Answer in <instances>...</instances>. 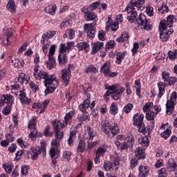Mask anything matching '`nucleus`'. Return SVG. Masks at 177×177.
Returning <instances> with one entry per match:
<instances>
[{
	"label": "nucleus",
	"instance_id": "36",
	"mask_svg": "<svg viewBox=\"0 0 177 177\" xmlns=\"http://www.w3.org/2000/svg\"><path fill=\"white\" fill-rule=\"evenodd\" d=\"M126 55H127V51H124L123 53L118 52L116 53V61L115 62H116L117 64H121V62L125 57Z\"/></svg>",
	"mask_w": 177,
	"mask_h": 177
},
{
	"label": "nucleus",
	"instance_id": "62",
	"mask_svg": "<svg viewBox=\"0 0 177 177\" xmlns=\"http://www.w3.org/2000/svg\"><path fill=\"white\" fill-rule=\"evenodd\" d=\"M84 150H85V142H84V140H80L77 146V151L82 153L84 152Z\"/></svg>",
	"mask_w": 177,
	"mask_h": 177
},
{
	"label": "nucleus",
	"instance_id": "13",
	"mask_svg": "<svg viewBox=\"0 0 177 177\" xmlns=\"http://www.w3.org/2000/svg\"><path fill=\"white\" fill-rule=\"evenodd\" d=\"M77 114V111L75 110L71 111L68 113H66L64 118V121L61 124V128H66L67 125L71 122L73 120V117Z\"/></svg>",
	"mask_w": 177,
	"mask_h": 177
},
{
	"label": "nucleus",
	"instance_id": "47",
	"mask_svg": "<svg viewBox=\"0 0 177 177\" xmlns=\"http://www.w3.org/2000/svg\"><path fill=\"white\" fill-rule=\"evenodd\" d=\"M58 62L59 64H66L67 63V57L64 53H59L58 56Z\"/></svg>",
	"mask_w": 177,
	"mask_h": 177
},
{
	"label": "nucleus",
	"instance_id": "49",
	"mask_svg": "<svg viewBox=\"0 0 177 177\" xmlns=\"http://www.w3.org/2000/svg\"><path fill=\"white\" fill-rule=\"evenodd\" d=\"M72 153L70 151H64L63 152L62 160L64 161H70L71 160Z\"/></svg>",
	"mask_w": 177,
	"mask_h": 177
},
{
	"label": "nucleus",
	"instance_id": "29",
	"mask_svg": "<svg viewBox=\"0 0 177 177\" xmlns=\"http://www.w3.org/2000/svg\"><path fill=\"white\" fill-rule=\"evenodd\" d=\"M158 93L157 94L158 97H162L164 93H165V84L162 82L158 83Z\"/></svg>",
	"mask_w": 177,
	"mask_h": 177
},
{
	"label": "nucleus",
	"instance_id": "54",
	"mask_svg": "<svg viewBox=\"0 0 177 177\" xmlns=\"http://www.w3.org/2000/svg\"><path fill=\"white\" fill-rule=\"evenodd\" d=\"M111 18H108V21L106 22L107 26H111L112 31H117L118 30V24H111Z\"/></svg>",
	"mask_w": 177,
	"mask_h": 177
},
{
	"label": "nucleus",
	"instance_id": "19",
	"mask_svg": "<svg viewBox=\"0 0 177 177\" xmlns=\"http://www.w3.org/2000/svg\"><path fill=\"white\" fill-rule=\"evenodd\" d=\"M62 77L61 80L65 85H68V82H70V78H71V73L67 70L64 69L62 71Z\"/></svg>",
	"mask_w": 177,
	"mask_h": 177
},
{
	"label": "nucleus",
	"instance_id": "10",
	"mask_svg": "<svg viewBox=\"0 0 177 177\" xmlns=\"http://www.w3.org/2000/svg\"><path fill=\"white\" fill-rule=\"evenodd\" d=\"M114 145L118 150H127V145L125 141V136L122 134L118 135L114 140Z\"/></svg>",
	"mask_w": 177,
	"mask_h": 177
},
{
	"label": "nucleus",
	"instance_id": "2",
	"mask_svg": "<svg viewBox=\"0 0 177 177\" xmlns=\"http://www.w3.org/2000/svg\"><path fill=\"white\" fill-rule=\"evenodd\" d=\"M33 74L35 80L41 81L44 80V86H46L50 93H53L55 89L59 86V79L54 75H49L47 72L39 71V66L36 65L33 68Z\"/></svg>",
	"mask_w": 177,
	"mask_h": 177
},
{
	"label": "nucleus",
	"instance_id": "39",
	"mask_svg": "<svg viewBox=\"0 0 177 177\" xmlns=\"http://www.w3.org/2000/svg\"><path fill=\"white\" fill-rule=\"evenodd\" d=\"M11 91H13L12 93H14L16 96H17L19 92L20 93V92L23 91L21 88V85L19 83H16L11 86Z\"/></svg>",
	"mask_w": 177,
	"mask_h": 177
},
{
	"label": "nucleus",
	"instance_id": "26",
	"mask_svg": "<svg viewBox=\"0 0 177 177\" xmlns=\"http://www.w3.org/2000/svg\"><path fill=\"white\" fill-rule=\"evenodd\" d=\"M146 0H131V4L138 8L140 10H143L145 9V1Z\"/></svg>",
	"mask_w": 177,
	"mask_h": 177
},
{
	"label": "nucleus",
	"instance_id": "53",
	"mask_svg": "<svg viewBox=\"0 0 177 177\" xmlns=\"http://www.w3.org/2000/svg\"><path fill=\"white\" fill-rule=\"evenodd\" d=\"M84 73L86 74H88V73H97V69L93 65H90L84 70Z\"/></svg>",
	"mask_w": 177,
	"mask_h": 177
},
{
	"label": "nucleus",
	"instance_id": "35",
	"mask_svg": "<svg viewBox=\"0 0 177 177\" xmlns=\"http://www.w3.org/2000/svg\"><path fill=\"white\" fill-rule=\"evenodd\" d=\"M84 19L87 21H92L97 20V15L95 12H88L86 15H84Z\"/></svg>",
	"mask_w": 177,
	"mask_h": 177
},
{
	"label": "nucleus",
	"instance_id": "38",
	"mask_svg": "<svg viewBox=\"0 0 177 177\" xmlns=\"http://www.w3.org/2000/svg\"><path fill=\"white\" fill-rule=\"evenodd\" d=\"M167 169L169 171H177L176 163L174 161V159H169L167 162Z\"/></svg>",
	"mask_w": 177,
	"mask_h": 177
},
{
	"label": "nucleus",
	"instance_id": "34",
	"mask_svg": "<svg viewBox=\"0 0 177 177\" xmlns=\"http://www.w3.org/2000/svg\"><path fill=\"white\" fill-rule=\"evenodd\" d=\"M56 9H57V6L56 5H50L45 8V11L46 13L53 16L56 13Z\"/></svg>",
	"mask_w": 177,
	"mask_h": 177
},
{
	"label": "nucleus",
	"instance_id": "4",
	"mask_svg": "<svg viewBox=\"0 0 177 177\" xmlns=\"http://www.w3.org/2000/svg\"><path fill=\"white\" fill-rule=\"evenodd\" d=\"M105 89H108L113 92V95H111L112 99L113 100H118L121 99V96H122V93L125 92V87H122L121 85L116 84L109 86V84H105Z\"/></svg>",
	"mask_w": 177,
	"mask_h": 177
},
{
	"label": "nucleus",
	"instance_id": "23",
	"mask_svg": "<svg viewBox=\"0 0 177 177\" xmlns=\"http://www.w3.org/2000/svg\"><path fill=\"white\" fill-rule=\"evenodd\" d=\"M30 154L31 156L32 160H37L38 156L41 154V147H33L30 149Z\"/></svg>",
	"mask_w": 177,
	"mask_h": 177
},
{
	"label": "nucleus",
	"instance_id": "55",
	"mask_svg": "<svg viewBox=\"0 0 177 177\" xmlns=\"http://www.w3.org/2000/svg\"><path fill=\"white\" fill-rule=\"evenodd\" d=\"M41 104V110L39 111V114H42V113L45 112L46 110V107H48V104H49V100H44Z\"/></svg>",
	"mask_w": 177,
	"mask_h": 177
},
{
	"label": "nucleus",
	"instance_id": "21",
	"mask_svg": "<svg viewBox=\"0 0 177 177\" xmlns=\"http://www.w3.org/2000/svg\"><path fill=\"white\" fill-rule=\"evenodd\" d=\"M139 177H147L149 176V172H150V168L148 166L141 165L138 168Z\"/></svg>",
	"mask_w": 177,
	"mask_h": 177
},
{
	"label": "nucleus",
	"instance_id": "41",
	"mask_svg": "<svg viewBox=\"0 0 177 177\" xmlns=\"http://www.w3.org/2000/svg\"><path fill=\"white\" fill-rule=\"evenodd\" d=\"M138 142L141 146L144 147H147L150 144V141L149 140V138L147 137H141L138 139Z\"/></svg>",
	"mask_w": 177,
	"mask_h": 177
},
{
	"label": "nucleus",
	"instance_id": "7",
	"mask_svg": "<svg viewBox=\"0 0 177 177\" xmlns=\"http://www.w3.org/2000/svg\"><path fill=\"white\" fill-rule=\"evenodd\" d=\"M28 128L30 130L29 138L31 140H35L38 136V130L37 129V116L32 117L28 122Z\"/></svg>",
	"mask_w": 177,
	"mask_h": 177
},
{
	"label": "nucleus",
	"instance_id": "42",
	"mask_svg": "<svg viewBox=\"0 0 177 177\" xmlns=\"http://www.w3.org/2000/svg\"><path fill=\"white\" fill-rule=\"evenodd\" d=\"M51 124L53 127L55 132L56 131H60V127H62V124H63V122H62L60 120H54L52 121Z\"/></svg>",
	"mask_w": 177,
	"mask_h": 177
},
{
	"label": "nucleus",
	"instance_id": "56",
	"mask_svg": "<svg viewBox=\"0 0 177 177\" xmlns=\"http://www.w3.org/2000/svg\"><path fill=\"white\" fill-rule=\"evenodd\" d=\"M169 10V8H168V6H167V3L163 2L161 7L158 8V11L160 13H167Z\"/></svg>",
	"mask_w": 177,
	"mask_h": 177
},
{
	"label": "nucleus",
	"instance_id": "8",
	"mask_svg": "<svg viewBox=\"0 0 177 177\" xmlns=\"http://www.w3.org/2000/svg\"><path fill=\"white\" fill-rule=\"evenodd\" d=\"M96 136V133L93 132V128L91 127H88L86 130V139L88 142V149H91L93 147H95L97 145H99V140L94 141L92 142L93 140V138Z\"/></svg>",
	"mask_w": 177,
	"mask_h": 177
},
{
	"label": "nucleus",
	"instance_id": "5",
	"mask_svg": "<svg viewBox=\"0 0 177 177\" xmlns=\"http://www.w3.org/2000/svg\"><path fill=\"white\" fill-rule=\"evenodd\" d=\"M143 120H145V115H143V113H138L133 116V124L134 127H137V128H138V131L141 133H143V132L146 131Z\"/></svg>",
	"mask_w": 177,
	"mask_h": 177
},
{
	"label": "nucleus",
	"instance_id": "37",
	"mask_svg": "<svg viewBox=\"0 0 177 177\" xmlns=\"http://www.w3.org/2000/svg\"><path fill=\"white\" fill-rule=\"evenodd\" d=\"M13 104V102H8L6 104V106L2 110V113L4 115H9L10 114V111H12V106Z\"/></svg>",
	"mask_w": 177,
	"mask_h": 177
},
{
	"label": "nucleus",
	"instance_id": "3",
	"mask_svg": "<svg viewBox=\"0 0 177 177\" xmlns=\"http://www.w3.org/2000/svg\"><path fill=\"white\" fill-rule=\"evenodd\" d=\"M101 129L104 133H106L108 138H114L117 133H120V129L117 123H114L113 126L110 124L107 120H102L101 122Z\"/></svg>",
	"mask_w": 177,
	"mask_h": 177
},
{
	"label": "nucleus",
	"instance_id": "45",
	"mask_svg": "<svg viewBox=\"0 0 177 177\" xmlns=\"http://www.w3.org/2000/svg\"><path fill=\"white\" fill-rule=\"evenodd\" d=\"M106 151H107V147H100L95 152V156H100L101 157H103Z\"/></svg>",
	"mask_w": 177,
	"mask_h": 177
},
{
	"label": "nucleus",
	"instance_id": "30",
	"mask_svg": "<svg viewBox=\"0 0 177 177\" xmlns=\"http://www.w3.org/2000/svg\"><path fill=\"white\" fill-rule=\"evenodd\" d=\"M7 10L11 13L16 12V3L15 0H9L7 3Z\"/></svg>",
	"mask_w": 177,
	"mask_h": 177
},
{
	"label": "nucleus",
	"instance_id": "58",
	"mask_svg": "<svg viewBox=\"0 0 177 177\" xmlns=\"http://www.w3.org/2000/svg\"><path fill=\"white\" fill-rule=\"evenodd\" d=\"M146 118L148 120V121L151 122V121H154V118H156V113L153 111L148 112L146 114Z\"/></svg>",
	"mask_w": 177,
	"mask_h": 177
},
{
	"label": "nucleus",
	"instance_id": "50",
	"mask_svg": "<svg viewBox=\"0 0 177 177\" xmlns=\"http://www.w3.org/2000/svg\"><path fill=\"white\" fill-rule=\"evenodd\" d=\"M95 34H96V28H95V26H94L93 28H91L89 30H88L87 38L93 39V38H95Z\"/></svg>",
	"mask_w": 177,
	"mask_h": 177
},
{
	"label": "nucleus",
	"instance_id": "51",
	"mask_svg": "<svg viewBox=\"0 0 177 177\" xmlns=\"http://www.w3.org/2000/svg\"><path fill=\"white\" fill-rule=\"evenodd\" d=\"M176 82V77H169L167 80H165L163 84H165V86H166V85H175Z\"/></svg>",
	"mask_w": 177,
	"mask_h": 177
},
{
	"label": "nucleus",
	"instance_id": "64",
	"mask_svg": "<svg viewBox=\"0 0 177 177\" xmlns=\"http://www.w3.org/2000/svg\"><path fill=\"white\" fill-rule=\"evenodd\" d=\"M3 168L7 174H12V165L8 163L3 164Z\"/></svg>",
	"mask_w": 177,
	"mask_h": 177
},
{
	"label": "nucleus",
	"instance_id": "16",
	"mask_svg": "<svg viewBox=\"0 0 177 177\" xmlns=\"http://www.w3.org/2000/svg\"><path fill=\"white\" fill-rule=\"evenodd\" d=\"M13 102V96L10 95H0V107H3L5 104Z\"/></svg>",
	"mask_w": 177,
	"mask_h": 177
},
{
	"label": "nucleus",
	"instance_id": "63",
	"mask_svg": "<svg viewBox=\"0 0 177 177\" xmlns=\"http://www.w3.org/2000/svg\"><path fill=\"white\" fill-rule=\"evenodd\" d=\"M133 109V104L129 103L126 106H124V111L126 114H128L129 113H131Z\"/></svg>",
	"mask_w": 177,
	"mask_h": 177
},
{
	"label": "nucleus",
	"instance_id": "59",
	"mask_svg": "<svg viewBox=\"0 0 177 177\" xmlns=\"http://www.w3.org/2000/svg\"><path fill=\"white\" fill-rule=\"evenodd\" d=\"M168 57L170 60H175V59H177V50L169 51Z\"/></svg>",
	"mask_w": 177,
	"mask_h": 177
},
{
	"label": "nucleus",
	"instance_id": "43",
	"mask_svg": "<svg viewBox=\"0 0 177 177\" xmlns=\"http://www.w3.org/2000/svg\"><path fill=\"white\" fill-rule=\"evenodd\" d=\"M135 88L136 89V95L138 96V97H140L142 91L140 89H142V84H140V80H137L135 81Z\"/></svg>",
	"mask_w": 177,
	"mask_h": 177
},
{
	"label": "nucleus",
	"instance_id": "18",
	"mask_svg": "<svg viewBox=\"0 0 177 177\" xmlns=\"http://www.w3.org/2000/svg\"><path fill=\"white\" fill-rule=\"evenodd\" d=\"M74 45V43L73 42H68L66 44H62L59 46V53H64L65 55H67L68 53V50L71 49V46Z\"/></svg>",
	"mask_w": 177,
	"mask_h": 177
},
{
	"label": "nucleus",
	"instance_id": "44",
	"mask_svg": "<svg viewBox=\"0 0 177 177\" xmlns=\"http://www.w3.org/2000/svg\"><path fill=\"white\" fill-rule=\"evenodd\" d=\"M50 47V41L48 39H44L43 41L42 50L44 53H48V50Z\"/></svg>",
	"mask_w": 177,
	"mask_h": 177
},
{
	"label": "nucleus",
	"instance_id": "31",
	"mask_svg": "<svg viewBox=\"0 0 177 177\" xmlns=\"http://www.w3.org/2000/svg\"><path fill=\"white\" fill-rule=\"evenodd\" d=\"M64 38L74 39V38H75V30L73 28H68L64 35Z\"/></svg>",
	"mask_w": 177,
	"mask_h": 177
},
{
	"label": "nucleus",
	"instance_id": "22",
	"mask_svg": "<svg viewBox=\"0 0 177 177\" xmlns=\"http://www.w3.org/2000/svg\"><path fill=\"white\" fill-rule=\"evenodd\" d=\"M103 45L104 44L103 42L100 41H95L91 44L92 46V51H91V55H95V53H97L103 48Z\"/></svg>",
	"mask_w": 177,
	"mask_h": 177
},
{
	"label": "nucleus",
	"instance_id": "52",
	"mask_svg": "<svg viewBox=\"0 0 177 177\" xmlns=\"http://www.w3.org/2000/svg\"><path fill=\"white\" fill-rule=\"evenodd\" d=\"M17 142L22 149H27V147H28V142L23 140V138H18L17 140Z\"/></svg>",
	"mask_w": 177,
	"mask_h": 177
},
{
	"label": "nucleus",
	"instance_id": "61",
	"mask_svg": "<svg viewBox=\"0 0 177 177\" xmlns=\"http://www.w3.org/2000/svg\"><path fill=\"white\" fill-rule=\"evenodd\" d=\"M55 138H57V139H59V140H62V139H63L64 136V132L63 131V130H57L56 131H55Z\"/></svg>",
	"mask_w": 177,
	"mask_h": 177
},
{
	"label": "nucleus",
	"instance_id": "1",
	"mask_svg": "<svg viewBox=\"0 0 177 177\" xmlns=\"http://www.w3.org/2000/svg\"><path fill=\"white\" fill-rule=\"evenodd\" d=\"M136 10H140L136 6L132 4V2L130 1L129 5L126 7L124 12H125L127 15V20L130 23H135L137 21L138 26H141L144 30L147 31H150L151 30V25H150V21L146 19V16L143 14H140L139 17H138V12Z\"/></svg>",
	"mask_w": 177,
	"mask_h": 177
},
{
	"label": "nucleus",
	"instance_id": "14",
	"mask_svg": "<svg viewBox=\"0 0 177 177\" xmlns=\"http://www.w3.org/2000/svg\"><path fill=\"white\" fill-rule=\"evenodd\" d=\"M19 99L20 100V102L24 106H28L29 104H31L32 103V100L31 98L27 97V93H26V90H22V91H20Z\"/></svg>",
	"mask_w": 177,
	"mask_h": 177
},
{
	"label": "nucleus",
	"instance_id": "57",
	"mask_svg": "<svg viewBox=\"0 0 177 177\" xmlns=\"http://www.w3.org/2000/svg\"><path fill=\"white\" fill-rule=\"evenodd\" d=\"M60 140L58 138H54L51 142V148L57 149L60 146Z\"/></svg>",
	"mask_w": 177,
	"mask_h": 177
},
{
	"label": "nucleus",
	"instance_id": "12",
	"mask_svg": "<svg viewBox=\"0 0 177 177\" xmlns=\"http://www.w3.org/2000/svg\"><path fill=\"white\" fill-rule=\"evenodd\" d=\"M96 106V104L95 103V101H93L91 103V101L89 100H84L83 101V103L80 104L79 106V109L82 113H88V110L91 109H93Z\"/></svg>",
	"mask_w": 177,
	"mask_h": 177
},
{
	"label": "nucleus",
	"instance_id": "46",
	"mask_svg": "<svg viewBox=\"0 0 177 177\" xmlns=\"http://www.w3.org/2000/svg\"><path fill=\"white\" fill-rule=\"evenodd\" d=\"M104 169L106 172H111V171H113V163L110 161H105L104 162Z\"/></svg>",
	"mask_w": 177,
	"mask_h": 177
},
{
	"label": "nucleus",
	"instance_id": "27",
	"mask_svg": "<svg viewBox=\"0 0 177 177\" xmlns=\"http://www.w3.org/2000/svg\"><path fill=\"white\" fill-rule=\"evenodd\" d=\"M165 22V27L166 28H171V27H172V26H174V21H175V17H174V15H169L167 17V21L164 20V21H161Z\"/></svg>",
	"mask_w": 177,
	"mask_h": 177
},
{
	"label": "nucleus",
	"instance_id": "9",
	"mask_svg": "<svg viewBox=\"0 0 177 177\" xmlns=\"http://www.w3.org/2000/svg\"><path fill=\"white\" fill-rule=\"evenodd\" d=\"M13 37H15V30H13L12 28L4 29V32L1 37L3 45H10V44H12L10 39H12Z\"/></svg>",
	"mask_w": 177,
	"mask_h": 177
},
{
	"label": "nucleus",
	"instance_id": "32",
	"mask_svg": "<svg viewBox=\"0 0 177 177\" xmlns=\"http://www.w3.org/2000/svg\"><path fill=\"white\" fill-rule=\"evenodd\" d=\"M78 50H84V52H89V44L86 42H80L77 44Z\"/></svg>",
	"mask_w": 177,
	"mask_h": 177
},
{
	"label": "nucleus",
	"instance_id": "40",
	"mask_svg": "<svg viewBox=\"0 0 177 177\" xmlns=\"http://www.w3.org/2000/svg\"><path fill=\"white\" fill-rule=\"evenodd\" d=\"M109 113L112 115H115L118 113V104L113 102L110 106Z\"/></svg>",
	"mask_w": 177,
	"mask_h": 177
},
{
	"label": "nucleus",
	"instance_id": "11",
	"mask_svg": "<svg viewBox=\"0 0 177 177\" xmlns=\"http://www.w3.org/2000/svg\"><path fill=\"white\" fill-rule=\"evenodd\" d=\"M111 63L110 62H106L100 68V72L102 73L106 77H109L113 78V77H115L117 75V72H111L110 70Z\"/></svg>",
	"mask_w": 177,
	"mask_h": 177
},
{
	"label": "nucleus",
	"instance_id": "48",
	"mask_svg": "<svg viewBox=\"0 0 177 177\" xmlns=\"http://www.w3.org/2000/svg\"><path fill=\"white\" fill-rule=\"evenodd\" d=\"M50 156L51 158H57L59 157V149L57 148H52L50 150Z\"/></svg>",
	"mask_w": 177,
	"mask_h": 177
},
{
	"label": "nucleus",
	"instance_id": "15",
	"mask_svg": "<svg viewBox=\"0 0 177 177\" xmlns=\"http://www.w3.org/2000/svg\"><path fill=\"white\" fill-rule=\"evenodd\" d=\"M160 129H164V131L160 133L161 138L165 139V140H167V139L171 136V133H172L171 127L168 126V124H162L160 127Z\"/></svg>",
	"mask_w": 177,
	"mask_h": 177
},
{
	"label": "nucleus",
	"instance_id": "24",
	"mask_svg": "<svg viewBox=\"0 0 177 177\" xmlns=\"http://www.w3.org/2000/svg\"><path fill=\"white\" fill-rule=\"evenodd\" d=\"M136 157L138 158V160H145L146 158V153H145V148L142 147H138L135 150Z\"/></svg>",
	"mask_w": 177,
	"mask_h": 177
},
{
	"label": "nucleus",
	"instance_id": "6",
	"mask_svg": "<svg viewBox=\"0 0 177 177\" xmlns=\"http://www.w3.org/2000/svg\"><path fill=\"white\" fill-rule=\"evenodd\" d=\"M159 32L160 38L162 39V42H167V41L169 39L171 34H174V29L170 28L169 30H167L165 22L160 21L159 24Z\"/></svg>",
	"mask_w": 177,
	"mask_h": 177
},
{
	"label": "nucleus",
	"instance_id": "20",
	"mask_svg": "<svg viewBox=\"0 0 177 177\" xmlns=\"http://www.w3.org/2000/svg\"><path fill=\"white\" fill-rule=\"evenodd\" d=\"M15 81L16 82H20L21 84H27L30 82V76L21 73Z\"/></svg>",
	"mask_w": 177,
	"mask_h": 177
},
{
	"label": "nucleus",
	"instance_id": "60",
	"mask_svg": "<svg viewBox=\"0 0 177 177\" xmlns=\"http://www.w3.org/2000/svg\"><path fill=\"white\" fill-rule=\"evenodd\" d=\"M29 85L33 92H37V91H39V86L34 82H30Z\"/></svg>",
	"mask_w": 177,
	"mask_h": 177
},
{
	"label": "nucleus",
	"instance_id": "17",
	"mask_svg": "<svg viewBox=\"0 0 177 177\" xmlns=\"http://www.w3.org/2000/svg\"><path fill=\"white\" fill-rule=\"evenodd\" d=\"M175 106H176V102L172 101L171 100H167L166 102V113L168 115H171L175 109Z\"/></svg>",
	"mask_w": 177,
	"mask_h": 177
},
{
	"label": "nucleus",
	"instance_id": "25",
	"mask_svg": "<svg viewBox=\"0 0 177 177\" xmlns=\"http://www.w3.org/2000/svg\"><path fill=\"white\" fill-rule=\"evenodd\" d=\"M129 39V33L127 31H124L121 33L120 36L116 39V42L121 44L122 42H127Z\"/></svg>",
	"mask_w": 177,
	"mask_h": 177
},
{
	"label": "nucleus",
	"instance_id": "28",
	"mask_svg": "<svg viewBox=\"0 0 177 177\" xmlns=\"http://www.w3.org/2000/svg\"><path fill=\"white\" fill-rule=\"evenodd\" d=\"M46 65L48 70H52L56 66V59L54 57H48V59L46 62Z\"/></svg>",
	"mask_w": 177,
	"mask_h": 177
},
{
	"label": "nucleus",
	"instance_id": "33",
	"mask_svg": "<svg viewBox=\"0 0 177 177\" xmlns=\"http://www.w3.org/2000/svg\"><path fill=\"white\" fill-rule=\"evenodd\" d=\"M125 142L127 149L129 146H133V144L135 143V138L133 137V135L129 133L127 137L125 136Z\"/></svg>",
	"mask_w": 177,
	"mask_h": 177
}]
</instances>
